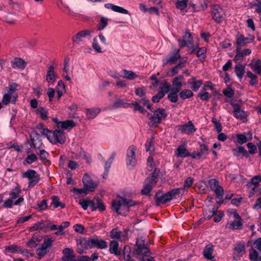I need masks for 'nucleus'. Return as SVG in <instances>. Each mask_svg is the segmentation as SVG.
<instances>
[{"label": "nucleus", "instance_id": "f257e3e1", "mask_svg": "<svg viewBox=\"0 0 261 261\" xmlns=\"http://www.w3.org/2000/svg\"><path fill=\"white\" fill-rule=\"evenodd\" d=\"M136 202L122 197H118L112 201L113 208L119 215H125L129 207L135 206Z\"/></svg>", "mask_w": 261, "mask_h": 261}, {"label": "nucleus", "instance_id": "f03ea898", "mask_svg": "<svg viewBox=\"0 0 261 261\" xmlns=\"http://www.w3.org/2000/svg\"><path fill=\"white\" fill-rule=\"evenodd\" d=\"M186 191L184 189H174L165 194L158 193L155 195L156 202L165 203L166 202L179 197L185 194Z\"/></svg>", "mask_w": 261, "mask_h": 261}, {"label": "nucleus", "instance_id": "7ed1b4c3", "mask_svg": "<svg viewBox=\"0 0 261 261\" xmlns=\"http://www.w3.org/2000/svg\"><path fill=\"white\" fill-rule=\"evenodd\" d=\"M42 134L53 144L57 143L63 144L65 142L66 139L64 133L59 130L56 129L54 131H49L47 128H44Z\"/></svg>", "mask_w": 261, "mask_h": 261}, {"label": "nucleus", "instance_id": "20e7f679", "mask_svg": "<svg viewBox=\"0 0 261 261\" xmlns=\"http://www.w3.org/2000/svg\"><path fill=\"white\" fill-rule=\"evenodd\" d=\"M18 85L13 83L9 85L6 88V93L2 98V103L7 105L10 102L15 103L17 97V94L16 92Z\"/></svg>", "mask_w": 261, "mask_h": 261}, {"label": "nucleus", "instance_id": "39448f33", "mask_svg": "<svg viewBox=\"0 0 261 261\" xmlns=\"http://www.w3.org/2000/svg\"><path fill=\"white\" fill-rule=\"evenodd\" d=\"M87 249H90L94 247L99 249H106L108 247V243L103 240L98 239H91L84 240L81 242V245L83 244Z\"/></svg>", "mask_w": 261, "mask_h": 261}, {"label": "nucleus", "instance_id": "423d86ee", "mask_svg": "<svg viewBox=\"0 0 261 261\" xmlns=\"http://www.w3.org/2000/svg\"><path fill=\"white\" fill-rule=\"evenodd\" d=\"M137 148L134 146L128 147L126 152V164L129 169L133 168L137 164V159L136 156Z\"/></svg>", "mask_w": 261, "mask_h": 261}, {"label": "nucleus", "instance_id": "0eeeda50", "mask_svg": "<svg viewBox=\"0 0 261 261\" xmlns=\"http://www.w3.org/2000/svg\"><path fill=\"white\" fill-rule=\"evenodd\" d=\"M136 245L138 247V250H136V254L142 255L143 261H154V258L150 255V252L148 249L144 246V243L143 241L137 240Z\"/></svg>", "mask_w": 261, "mask_h": 261}, {"label": "nucleus", "instance_id": "6e6552de", "mask_svg": "<svg viewBox=\"0 0 261 261\" xmlns=\"http://www.w3.org/2000/svg\"><path fill=\"white\" fill-rule=\"evenodd\" d=\"M22 177L28 179L29 187H33L40 180L39 175L34 170L29 169L22 173Z\"/></svg>", "mask_w": 261, "mask_h": 261}, {"label": "nucleus", "instance_id": "1a4fd4ad", "mask_svg": "<svg viewBox=\"0 0 261 261\" xmlns=\"http://www.w3.org/2000/svg\"><path fill=\"white\" fill-rule=\"evenodd\" d=\"M208 153V147L204 144H200L199 150L192 152L191 157L194 159H204Z\"/></svg>", "mask_w": 261, "mask_h": 261}, {"label": "nucleus", "instance_id": "9d476101", "mask_svg": "<svg viewBox=\"0 0 261 261\" xmlns=\"http://www.w3.org/2000/svg\"><path fill=\"white\" fill-rule=\"evenodd\" d=\"M234 220L232 222H228L226 225V227L234 230L240 228L243 224V220L236 212L232 213Z\"/></svg>", "mask_w": 261, "mask_h": 261}, {"label": "nucleus", "instance_id": "9b49d317", "mask_svg": "<svg viewBox=\"0 0 261 261\" xmlns=\"http://www.w3.org/2000/svg\"><path fill=\"white\" fill-rule=\"evenodd\" d=\"M83 182L85 189L88 192L94 191L97 186V184L92 180L91 177L88 174H85L83 177Z\"/></svg>", "mask_w": 261, "mask_h": 261}, {"label": "nucleus", "instance_id": "f8f14e48", "mask_svg": "<svg viewBox=\"0 0 261 261\" xmlns=\"http://www.w3.org/2000/svg\"><path fill=\"white\" fill-rule=\"evenodd\" d=\"M58 78L55 68L53 66H49L47 70L46 74V81L48 85H54Z\"/></svg>", "mask_w": 261, "mask_h": 261}, {"label": "nucleus", "instance_id": "ddd939ff", "mask_svg": "<svg viewBox=\"0 0 261 261\" xmlns=\"http://www.w3.org/2000/svg\"><path fill=\"white\" fill-rule=\"evenodd\" d=\"M254 38H255L253 36H249L248 37H244L242 35L238 34L236 36L237 46L238 47L239 49H241L242 47L253 41Z\"/></svg>", "mask_w": 261, "mask_h": 261}, {"label": "nucleus", "instance_id": "4468645a", "mask_svg": "<svg viewBox=\"0 0 261 261\" xmlns=\"http://www.w3.org/2000/svg\"><path fill=\"white\" fill-rule=\"evenodd\" d=\"M212 14L213 19L217 22H221L224 18V11L218 5H215L212 8Z\"/></svg>", "mask_w": 261, "mask_h": 261}, {"label": "nucleus", "instance_id": "2eb2a0df", "mask_svg": "<svg viewBox=\"0 0 261 261\" xmlns=\"http://www.w3.org/2000/svg\"><path fill=\"white\" fill-rule=\"evenodd\" d=\"M155 178L154 176L147 178L145 180L143 188L141 190L143 195H148L151 190L153 186L156 184Z\"/></svg>", "mask_w": 261, "mask_h": 261}, {"label": "nucleus", "instance_id": "dca6fc26", "mask_svg": "<svg viewBox=\"0 0 261 261\" xmlns=\"http://www.w3.org/2000/svg\"><path fill=\"white\" fill-rule=\"evenodd\" d=\"M167 116L165 110L158 109L155 111L154 114L152 116L150 119L152 123H159L162 119L165 118Z\"/></svg>", "mask_w": 261, "mask_h": 261}, {"label": "nucleus", "instance_id": "f3484780", "mask_svg": "<svg viewBox=\"0 0 261 261\" xmlns=\"http://www.w3.org/2000/svg\"><path fill=\"white\" fill-rule=\"evenodd\" d=\"M178 42L180 47L187 46L191 48L193 46V41L191 34L189 32H186L183 36V39H178Z\"/></svg>", "mask_w": 261, "mask_h": 261}, {"label": "nucleus", "instance_id": "a211bd4d", "mask_svg": "<svg viewBox=\"0 0 261 261\" xmlns=\"http://www.w3.org/2000/svg\"><path fill=\"white\" fill-rule=\"evenodd\" d=\"M179 130L184 134L190 135L196 132V129L192 121H190L186 124L181 125Z\"/></svg>", "mask_w": 261, "mask_h": 261}, {"label": "nucleus", "instance_id": "6ab92c4d", "mask_svg": "<svg viewBox=\"0 0 261 261\" xmlns=\"http://www.w3.org/2000/svg\"><path fill=\"white\" fill-rule=\"evenodd\" d=\"M63 254L62 259L64 261H77L75 258L74 251L71 248H65L63 250Z\"/></svg>", "mask_w": 261, "mask_h": 261}, {"label": "nucleus", "instance_id": "aec40b11", "mask_svg": "<svg viewBox=\"0 0 261 261\" xmlns=\"http://www.w3.org/2000/svg\"><path fill=\"white\" fill-rule=\"evenodd\" d=\"M111 238L123 242L126 240V236L117 228L113 229L110 233Z\"/></svg>", "mask_w": 261, "mask_h": 261}, {"label": "nucleus", "instance_id": "412c9836", "mask_svg": "<svg viewBox=\"0 0 261 261\" xmlns=\"http://www.w3.org/2000/svg\"><path fill=\"white\" fill-rule=\"evenodd\" d=\"M106 9L112 10L114 12L123 14H129L128 11L123 7L115 5L111 3H108L105 5Z\"/></svg>", "mask_w": 261, "mask_h": 261}, {"label": "nucleus", "instance_id": "4be33fe9", "mask_svg": "<svg viewBox=\"0 0 261 261\" xmlns=\"http://www.w3.org/2000/svg\"><path fill=\"white\" fill-rule=\"evenodd\" d=\"M70 225V223L68 221L64 222L61 225H51L50 226V229L51 230H58L55 233L56 235H63L64 234L63 232V230L68 227Z\"/></svg>", "mask_w": 261, "mask_h": 261}, {"label": "nucleus", "instance_id": "5701e85b", "mask_svg": "<svg viewBox=\"0 0 261 261\" xmlns=\"http://www.w3.org/2000/svg\"><path fill=\"white\" fill-rule=\"evenodd\" d=\"M12 68L20 70H23L26 67V62L21 58H15L12 61Z\"/></svg>", "mask_w": 261, "mask_h": 261}, {"label": "nucleus", "instance_id": "b1692460", "mask_svg": "<svg viewBox=\"0 0 261 261\" xmlns=\"http://www.w3.org/2000/svg\"><path fill=\"white\" fill-rule=\"evenodd\" d=\"M90 34V32L87 30H84L79 32L72 37L73 43L74 44H79L82 42L84 38H85L86 36L89 35Z\"/></svg>", "mask_w": 261, "mask_h": 261}, {"label": "nucleus", "instance_id": "393cba45", "mask_svg": "<svg viewBox=\"0 0 261 261\" xmlns=\"http://www.w3.org/2000/svg\"><path fill=\"white\" fill-rule=\"evenodd\" d=\"M245 253V246L243 244L236 245L233 251V257L240 258Z\"/></svg>", "mask_w": 261, "mask_h": 261}, {"label": "nucleus", "instance_id": "a878e982", "mask_svg": "<svg viewBox=\"0 0 261 261\" xmlns=\"http://www.w3.org/2000/svg\"><path fill=\"white\" fill-rule=\"evenodd\" d=\"M42 240V236L40 235L39 233H35L32 239L27 242L26 245L28 247L33 248L37 245L38 242L41 241Z\"/></svg>", "mask_w": 261, "mask_h": 261}, {"label": "nucleus", "instance_id": "bb28decb", "mask_svg": "<svg viewBox=\"0 0 261 261\" xmlns=\"http://www.w3.org/2000/svg\"><path fill=\"white\" fill-rule=\"evenodd\" d=\"M233 109V115L237 119L240 120L246 119L247 117L246 112L242 110L239 105H234Z\"/></svg>", "mask_w": 261, "mask_h": 261}, {"label": "nucleus", "instance_id": "cd10ccee", "mask_svg": "<svg viewBox=\"0 0 261 261\" xmlns=\"http://www.w3.org/2000/svg\"><path fill=\"white\" fill-rule=\"evenodd\" d=\"M76 125V123L72 120L61 121L59 122L58 128L62 130L70 129Z\"/></svg>", "mask_w": 261, "mask_h": 261}, {"label": "nucleus", "instance_id": "c85d7f7f", "mask_svg": "<svg viewBox=\"0 0 261 261\" xmlns=\"http://www.w3.org/2000/svg\"><path fill=\"white\" fill-rule=\"evenodd\" d=\"M109 251L111 254L119 256L121 254V249L119 247V243L115 240L111 241L109 245Z\"/></svg>", "mask_w": 261, "mask_h": 261}, {"label": "nucleus", "instance_id": "c756f323", "mask_svg": "<svg viewBox=\"0 0 261 261\" xmlns=\"http://www.w3.org/2000/svg\"><path fill=\"white\" fill-rule=\"evenodd\" d=\"M184 80L183 76H179L175 77L172 81V85L173 86V91L179 92L180 90V88L182 86V82Z\"/></svg>", "mask_w": 261, "mask_h": 261}, {"label": "nucleus", "instance_id": "7c9ffc66", "mask_svg": "<svg viewBox=\"0 0 261 261\" xmlns=\"http://www.w3.org/2000/svg\"><path fill=\"white\" fill-rule=\"evenodd\" d=\"M100 109L98 108H93L87 109L85 110L86 114V118L88 119H92L95 118L100 113Z\"/></svg>", "mask_w": 261, "mask_h": 261}, {"label": "nucleus", "instance_id": "2f4dec72", "mask_svg": "<svg viewBox=\"0 0 261 261\" xmlns=\"http://www.w3.org/2000/svg\"><path fill=\"white\" fill-rule=\"evenodd\" d=\"M178 53L179 50H177L175 53L172 55L169 58L164 59L163 60V65H165L168 63L171 64L175 63L177 60L180 58V56Z\"/></svg>", "mask_w": 261, "mask_h": 261}, {"label": "nucleus", "instance_id": "473e14b6", "mask_svg": "<svg viewBox=\"0 0 261 261\" xmlns=\"http://www.w3.org/2000/svg\"><path fill=\"white\" fill-rule=\"evenodd\" d=\"M213 251L214 246L209 244L204 248L203 251V255L206 259L213 260L214 259V256L213 255Z\"/></svg>", "mask_w": 261, "mask_h": 261}, {"label": "nucleus", "instance_id": "72a5a7b5", "mask_svg": "<svg viewBox=\"0 0 261 261\" xmlns=\"http://www.w3.org/2000/svg\"><path fill=\"white\" fill-rule=\"evenodd\" d=\"M121 76L128 80H134L138 77V75L131 70L123 69L121 71Z\"/></svg>", "mask_w": 261, "mask_h": 261}, {"label": "nucleus", "instance_id": "f704fd0d", "mask_svg": "<svg viewBox=\"0 0 261 261\" xmlns=\"http://www.w3.org/2000/svg\"><path fill=\"white\" fill-rule=\"evenodd\" d=\"M176 155L181 158H186L189 156H191V153L188 151L184 145L179 146L176 149Z\"/></svg>", "mask_w": 261, "mask_h": 261}, {"label": "nucleus", "instance_id": "c9c22d12", "mask_svg": "<svg viewBox=\"0 0 261 261\" xmlns=\"http://www.w3.org/2000/svg\"><path fill=\"white\" fill-rule=\"evenodd\" d=\"M79 204L84 210H86L88 206H90L92 211H95L96 210L94 202L91 200L81 199L79 201Z\"/></svg>", "mask_w": 261, "mask_h": 261}, {"label": "nucleus", "instance_id": "e433bc0d", "mask_svg": "<svg viewBox=\"0 0 261 261\" xmlns=\"http://www.w3.org/2000/svg\"><path fill=\"white\" fill-rule=\"evenodd\" d=\"M249 257L252 261H261V256H259L258 252L253 248L249 250Z\"/></svg>", "mask_w": 261, "mask_h": 261}, {"label": "nucleus", "instance_id": "4c0bfd02", "mask_svg": "<svg viewBox=\"0 0 261 261\" xmlns=\"http://www.w3.org/2000/svg\"><path fill=\"white\" fill-rule=\"evenodd\" d=\"M202 81H196L195 77H193L188 83L191 85V88L194 91H197L202 84Z\"/></svg>", "mask_w": 261, "mask_h": 261}, {"label": "nucleus", "instance_id": "58836bf2", "mask_svg": "<svg viewBox=\"0 0 261 261\" xmlns=\"http://www.w3.org/2000/svg\"><path fill=\"white\" fill-rule=\"evenodd\" d=\"M234 71L237 76L241 79L245 73V65L242 64H237L234 68Z\"/></svg>", "mask_w": 261, "mask_h": 261}, {"label": "nucleus", "instance_id": "ea45409f", "mask_svg": "<svg viewBox=\"0 0 261 261\" xmlns=\"http://www.w3.org/2000/svg\"><path fill=\"white\" fill-rule=\"evenodd\" d=\"M54 241V239L50 236H46L44 237L43 242L41 246L43 247L48 249L52 246L53 243Z\"/></svg>", "mask_w": 261, "mask_h": 261}, {"label": "nucleus", "instance_id": "a19ab883", "mask_svg": "<svg viewBox=\"0 0 261 261\" xmlns=\"http://www.w3.org/2000/svg\"><path fill=\"white\" fill-rule=\"evenodd\" d=\"M36 113L42 119L46 120L48 118V112L43 107H39L36 110Z\"/></svg>", "mask_w": 261, "mask_h": 261}, {"label": "nucleus", "instance_id": "79ce46f5", "mask_svg": "<svg viewBox=\"0 0 261 261\" xmlns=\"http://www.w3.org/2000/svg\"><path fill=\"white\" fill-rule=\"evenodd\" d=\"M249 66L253 71L256 72L257 74H260L261 73V62L259 60L255 61L254 63L250 64Z\"/></svg>", "mask_w": 261, "mask_h": 261}, {"label": "nucleus", "instance_id": "37998d69", "mask_svg": "<svg viewBox=\"0 0 261 261\" xmlns=\"http://www.w3.org/2000/svg\"><path fill=\"white\" fill-rule=\"evenodd\" d=\"M232 153L233 155L237 156H240L242 154L245 156H247V152L246 149L242 146H239L232 149Z\"/></svg>", "mask_w": 261, "mask_h": 261}, {"label": "nucleus", "instance_id": "c03bdc74", "mask_svg": "<svg viewBox=\"0 0 261 261\" xmlns=\"http://www.w3.org/2000/svg\"><path fill=\"white\" fill-rule=\"evenodd\" d=\"M261 182V175H258L253 177L251 179V181L248 184L249 186H251V185H253L254 187L252 188L253 190H254V189L256 188L259 183Z\"/></svg>", "mask_w": 261, "mask_h": 261}, {"label": "nucleus", "instance_id": "a18cd8bd", "mask_svg": "<svg viewBox=\"0 0 261 261\" xmlns=\"http://www.w3.org/2000/svg\"><path fill=\"white\" fill-rule=\"evenodd\" d=\"M108 20L109 19L107 17L101 16L99 23L97 27L98 30L101 31L103 30L108 25Z\"/></svg>", "mask_w": 261, "mask_h": 261}, {"label": "nucleus", "instance_id": "49530a36", "mask_svg": "<svg viewBox=\"0 0 261 261\" xmlns=\"http://www.w3.org/2000/svg\"><path fill=\"white\" fill-rule=\"evenodd\" d=\"M247 76L249 79H250V81L249 82V84L251 86H255L257 84V77L256 75L254 74L251 71H247Z\"/></svg>", "mask_w": 261, "mask_h": 261}, {"label": "nucleus", "instance_id": "de8ad7c7", "mask_svg": "<svg viewBox=\"0 0 261 261\" xmlns=\"http://www.w3.org/2000/svg\"><path fill=\"white\" fill-rule=\"evenodd\" d=\"M188 3V0L178 1L176 3V7L180 11L187 12V11H186V9L187 7Z\"/></svg>", "mask_w": 261, "mask_h": 261}, {"label": "nucleus", "instance_id": "09e8293b", "mask_svg": "<svg viewBox=\"0 0 261 261\" xmlns=\"http://www.w3.org/2000/svg\"><path fill=\"white\" fill-rule=\"evenodd\" d=\"M21 193L20 187L17 186L15 189L12 190L10 193V197L11 199H15L18 197Z\"/></svg>", "mask_w": 261, "mask_h": 261}, {"label": "nucleus", "instance_id": "8fccbe9b", "mask_svg": "<svg viewBox=\"0 0 261 261\" xmlns=\"http://www.w3.org/2000/svg\"><path fill=\"white\" fill-rule=\"evenodd\" d=\"M76 159H83L86 160L87 162L90 163L91 161V158L88 155L86 152L83 149H81L79 153L75 155Z\"/></svg>", "mask_w": 261, "mask_h": 261}, {"label": "nucleus", "instance_id": "3c124183", "mask_svg": "<svg viewBox=\"0 0 261 261\" xmlns=\"http://www.w3.org/2000/svg\"><path fill=\"white\" fill-rule=\"evenodd\" d=\"M44 221H41L36 223L33 226L29 228L30 231H34L39 229H42L44 228Z\"/></svg>", "mask_w": 261, "mask_h": 261}, {"label": "nucleus", "instance_id": "603ef678", "mask_svg": "<svg viewBox=\"0 0 261 261\" xmlns=\"http://www.w3.org/2000/svg\"><path fill=\"white\" fill-rule=\"evenodd\" d=\"M193 92L189 89H185L181 91L179 93L180 98L182 99L189 98L193 96Z\"/></svg>", "mask_w": 261, "mask_h": 261}, {"label": "nucleus", "instance_id": "864d4df0", "mask_svg": "<svg viewBox=\"0 0 261 261\" xmlns=\"http://www.w3.org/2000/svg\"><path fill=\"white\" fill-rule=\"evenodd\" d=\"M92 47L97 53H101L102 52L101 48L98 43V40L95 37L93 39Z\"/></svg>", "mask_w": 261, "mask_h": 261}, {"label": "nucleus", "instance_id": "5fc2aeb1", "mask_svg": "<svg viewBox=\"0 0 261 261\" xmlns=\"http://www.w3.org/2000/svg\"><path fill=\"white\" fill-rule=\"evenodd\" d=\"M36 252V254L38 256V258L41 259L47 253L48 251L47 249L41 246L40 247L37 249Z\"/></svg>", "mask_w": 261, "mask_h": 261}, {"label": "nucleus", "instance_id": "6e6d98bb", "mask_svg": "<svg viewBox=\"0 0 261 261\" xmlns=\"http://www.w3.org/2000/svg\"><path fill=\"white\" fill-rule=\"evenodd\" d=\"M37 156L35 153H31L28 155L25 159L27 163L31 164L37 160Z\"/></svg>", "mask_w": 261, "mask_h": 261}, {"label": "nucleus", "instance_id": "4d7b16f0", "mask_svg": "<svg viewBox=\"0 0 261 261\" xmlns=\"http://www.w3.org/2000/svg\"><path fill=\"white\" fill-rule=\"evenodd\" d=\"M154 141L153 138L152 137L151 139L147 140L145 146L147 151L152 152L154 150Z\"/></svg>", "mask_w": 261, "mask_h": 261}, {"label": "nucleus", "instance_id": "13d9d810", "mask_svg": "<svg viewBox=\"0 0 261 261\" xmlns=\"http://www.w3.org/2000/svg\"><path fill=\"white\" fill-rule=\"evenodd\" d=\"M147 167L148 168V170L151 172V174L153 173V171L155 170V165L153 161V158L151 156H149L147 159Z\"/></svg>", "mask_w": 261, "mask_h": 261}, {"label": "nucleus", "instance_id": "bf43d9fd", "mask_svg": "<svg viewBox=\"0 0 261 261\" xmlns=\"http://www.w3.org/2000/svg\"><path fill=\"white\" fill-rule=\"evenodd\" d=\"M206 49L205 47H201V48H198L197 49H193L190 53V54H194V53H196L197 57H200L204 55V54L206 53Z\"/></svg>", "mask_w": 261, "mask_h": 261}, {"label": "nucleus", "instance_id": "052dcab7", "mask_svg": "<svg viewBox=\"0 0 261 261\" xmlns=\"http://www.w3.org/2000/svg\"><path fill=\"white\" fill-rule=\"evenodd\" d=\"M176 91H173V89H171V92L168 94V98L172 102H176L177 100V93Z\"/></svg>", "mask_w": 261, "mask_h": 261}, {"label": "nucleus", "instance_id": "680f3d73", "mask_svg": "<svg viewBox=\"0 0 261 261\" xmlns=\"http://www.w3.org/2000/svg\"><path fill=\"white\" fill-rule=\"evenodd\" d=\"M160 88L161 91H160V92H164V95L165 94V93H167L169 91H171L172 89L170 87V86L166 82L163 83Z\"/></svg>", "mask_w": 261, "mask_h": 261}, {"label": "nucleus", "instance_id": "e2e57ef3", "mask_svg": "<svg viewBox=\"0 0 261 261\" xmlns=\"http://www.w3.org/2000/svg\"><path fill=\"white\" fill-rule=\"evenodd\" d=\"M198 96L202 100H207L211 97V94L205 92V91H203L202 90L198 94Z\"/></svg>", "mask_w": 261, "mask_h": 261}, {"label": "nucleus", "instance_id": "0e129e2a", "mask_svg": "<svg viewBox=\"0 0 261 261\" xmlns=\"http://www.w3.org/2000/svg\"><path fill=\"white\" fill-rule=\"evenodd\" d=\"M237 142L240 144H243L247 141L246 137L243 134L236 135Z\"/></svg>", "mask_w": 261, "mask_h": 261}, {"label": "nucleus", "instance_id": "69168bd1", "mask_svg": "<svg viewBox=\"0 0 261 261\" xmlns=\"http://www.w3.org/2000/svg\"><path fill=\"white\" fill-rule=\"evenodd\" d=\"M216 196L218 198H222L224 195L223 188L221 186H218L215 190H214Z\"/></svg>", "mask_w": 261, "mask_h": 261}, {"label": "nucleus", "instance_id": "338daca9", "mask_svg": "<svg viewBox=\"0 0 261 261\" xmlns=\"http://www.w3.org/2000/svg\"><path fill=\"white\" fill-rule=\"evenodd\" d=\"M212 121L215 124L217 132L220 133L222 131V126L220 122L216 118H213Z\"/></svg>", "mask_w": 261, "mask_h": 261}, {"label": "nucleus", "instance_id": "774afa93", "mask_svg": "<svg viewBox=\"0 0 261 261\" xmlns=\"http://www.w3.org/2000/svg\"><path fill=\"white\" fill-rule=\"evenodd\" d=\"M20 250L19 248L15 245H10L6 248L7 251L11 253H15L19 251Z\"/></svg>", "mask_w": 261, "mask_h": 261}]
</instances>
